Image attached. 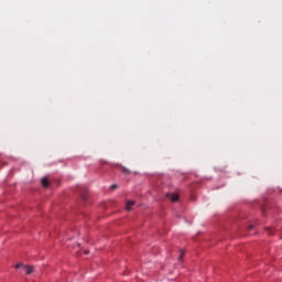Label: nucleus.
Masks as SVG:
<instances>
[{"instance_id": "1", "label": "nucleus", "mask_w": 282, "mask_h": 282, "mask_svg": "<svg viewBox=\"0 0 282 282\" xmlns=\"http://www.w3.org/2000/svg\"><path fill=\"white\" fill-rule=\"evenodd\" d=\"M21 268L22 272H25L26 274H32L34 272V269L32 267H28L24 264H17L15 269L19 270Z\"/></svg>"}, {"instance_id": "2", "label": "nucleus", "mask_w": 282, "mask_h": 282, "mask_svg": "<svg viewBox=\"0 0 282 282\" xmlns=\"http://www.w3.org/2000/svg\"><path fill=\"white\" fill-rule=\"evenodd\" d=\"M41 184L44 188H50V178H47L46 176H44L41 181Z\"/></svg>"}, {"instance_id": "3", "label": "nucleus", "mask_w": 282, "mask_h": 282, "mask_svg": "<svg viewBox=\"0 0 282 282\" xmlns=\"http://www.w3.org/2000/svg\"><path fill=\"white\" fill-rule=\"evenodd\" d=\"M133 206H135V202L133 200H128L126 203V210H133Z\"/></svg>"}, {"instance_id": "4", "label": "nucleus", "mask_w": 282, "mask_h": 282, "mask_svg": "<svg viewBox=\"0 0 282 282\" xmlns=\"http://www.w3.org/2000/svg\"><path fill=\"white\" fill-rule=\"evenodd\" d=\"M167 197L171 202H177L180 199V195L177 194H167Z\"/></svg>"}, {"instance_id": "5", "label": "nucleus", "mask_w": 282, "mask_h": 282, "mask_svg": "<svg viewBox=\"0 0 282 282\" xmlns=\"http://www.w3.org/2000/svg\"><path fill=\"white\" fill-rule=\"evenodd\" d=\"M184 254H185V251L181 250V256L178 257V261H182V259H184Z\"/></svg>"}, {"instance_id": "6", "label": "nucleus", "mask_w": 282, "mask_h": 282, "mask_svg": "<svg viewBox=\"0 0 282 282\" xmlns=\"http://www.w3.org/2000/svg\"><path fill=\"white\" fill-rule=\"evenodd\" d=\"M116 188H118V185H117V184H112V185H111V189H112V191H116Z\"/></svg>"}, {"instance_id": "7", "label": "nucleus", "mask_w": 282, "mask_h": 282, "mask_svg": "<svg viewBox=\"0 0 282 282\" xmlns=\"http://www.w3.org/2000/svg\"><path fill=\"white\" fill-rule=\"evenodd\" d=\"M123 173H129V170H127V167L122 169Z\"/></svg>"}, {"instance_id": "8", "label": "nucleus", "mask_w": 282, "mask_h": 282, "mask_svg": "<svg viewBox=\"0 0 282 282\" xmlns=\"http://www.w3.org/2000/svg\"><path fill=\"white\" fill-rule=\"evenodd\" d=\"M252 228H254V226H252V225L248 226V230H252Z\"/></svg>"}, {"instance_id": "9", "label": "nucleus", "mask_w": 282, "mask_h": 282, "mask_svg": "<svg viewBox=\"0 0 282 282\" xmlns=\"http://www.w3.org/2000/svg\"><path fill=\"white\" fill-rule=\"evenodd\" d=\"M82 199H87V196H85V194H82Z\"/></svg>"}, {"instance_id": "10", "label": "nucleus", "mask_w": 282, "mask_h": 282, "mask_svg": "<svg viewBox=\"0 0 282 282\" xmlns=\"http://www.w3.org/2000/svg\"><path fill=\"white\" fill-rule=\"evenodd\" d=\"M84 253H85V254H89V250H85Z\"/></svg>"}]
</instances>
